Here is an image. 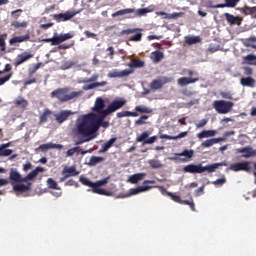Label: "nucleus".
<instances>
[{
    "mask_svg": "<svg viewBox=\"0 0 256 256\" xmlns=\"http://www.w3.org/2000/svg\"><path fill=\"white\" fill-rule=\"evenodd\" d=\"M148 164L150 165L151 169H161L163 167V164H161V161L151 159L148 161Z\"/></svg>",
    "mask_w": 256,
    "mask_h": 256,
    "instance_id": "c03bdc74",
    "label": "nucleus"
},
{
    "mask_svg": "<svg viewBox=\"0 0 256 256\" xmlns=\"http://www.w3.org/2000/svg\"><path fill=\"white\" fill-rule=\"evenodd\" d=\"M63 177L60 178V183L67 181L69 177H77L79 175V171H77V166H65L62 170Z\"/></svg>",
    "mask_w": 256,
    "mask_h": 256,
    "instance_id": "6e6552de",
    "label": "nucleus"
},
{
    "mask_svg": "<svg viewBox=\"0 0 256 256\" xmlns=\"http://www.w3.org/2000/svg\"><path fill=\"white\" fill-rule=\"evenodd\" d=\"M48 189H56V191H61V187L57 184V181H54L53 178L47 179Z\"/></svg>",
    "mask_w": 256,
    "mask_h": 256,
    "instance_id": "ea45409f",
    "label": "nucleus"
},
{
    "mask_svg": "<svg viewBox=\"0 0 256 256\" xmlns=\"http://www.w3.org/2000/svg\"><path fill=\"white\" fill-rule=\"evenodd\" d=\"M108 77L110 79L121 78V74H120V72L118 70H113V71L108 73Z\"/></svg>",
    "mask_w": 256,
    "mask_h": 256,
    "instance_id": "052dcab7",
    "label": "nucleus"
},
{
    "mask_svg": "<svg viewBox=\"0 0 256 256\" xmlns=\"http://www.w3.org/2000/svg\"><path fill=\"white\" fill-rule=\"evenodd\" d=\"M234 103L226 100H215L213 102V107L217 113L220 115H227V113H231V110L234 107Z\"/></svg>",
    "mask_w": 256,
    "mask_h": 256,
    "instance_id": "39448f33",
    "label": "nucleus"
},
{
    "mask_svg": "<svg viewBox=\"0 0 256 256\" xmlns=\"http://www.w3.org/2000/svg\"><path fill=\"white\" fill-rule=\"evenodd\" d=\"M227 183V178L225 176H222V178H219L212 182V185H215V187H223Z\"/></svg>",
    "mask_w": 256,
    "mask_h": 256,
    "instance_id": "8fccbe9b",
    "label": "nucleus"
},
{
    "mask_svg": "<svg viewBox=\"0 0 256 256\" xmlns=\"http://www.w3.org/2000/svg\"><path fill=\"white\" fill-rule=\"evenodd\" d=\"M29 59H33V54H29L27 52L19 54L14 65L15 67H19V65H23V63H25V61H29Z\"/></svg>",
    "mask_w": 256,
    "mask_h": 256,
    "instance_id": "a211bd4d",
    "label": "nucleus"
},
{
    "mask_svg": "<svg viewBox=\"0 0 256 256\" xmlns=\"http://www.w3.org/2000/svg\"><path fill=\"white\" fill-rule=\"evenodd\" d=\"M99 79V74H93L90 78H85L82 83H94Z\"/></svg>",
    "mask_w": 256,
    "mask_h": 256,
    "instance_id": "4d7b16f0",
    "label": "nucleus"
},
{
    "mask_svg": "<svg viewBox=\"0 0 256 256\" xmlns=\"http://www.w3.org/2000/svg\"><path fill=\"white\" fill-rule=\"evenodd\" d=\"M131 13H135V15L137 17H143V15H147V13H151V10H149V8H140L138 10H135L133 8H126V9H122L119 10L115 13L112 14V17H119L122 15H129Z\"/></svg>",
    "mask_w": 256,
    "mask_h": 256,
    "instance_id": "423d86ee",
    "label": "nucleus"
},
{
    "mask_svg": "<svg viewBox=\"0 0 256 256\" xmlns=\"http://www.w3.org/2000/svg\"><path fill=\"white\" fill-rule=\"evenodd\" d=\"M38 149L40 151H49V149H63V145L61 144H53L51 142L46 144H41Z\"/></svg>",
    "mask_w": 256,
    "mask_h": 256,
    "instance_id": "bb28decb",
    "label": "nucleus"
},
{
    "mask_svg": "<svg viewBox=\"0 0 256 256\" xmlns=\"http://www.w3.org/2000/svg\"><path fill=\"white\" fill-rule=\"evenodd\" d=\"M75 45V41H72L70 44H60L58 49H71Z\"/></svg>",
    "mask_w": 256,
    "mask_h": 256,
    "instance_id": "774afa93",
    "label": "nucleus"
},
{
    "mask_svg": "<svg viewBox=\"0 0 256 256\" xmlns=\"http://www.w3.org/2000/svg\"><path fill=\"white\" fill-rule=\"evenodd\" d=\"M68 39H73V34L66 33V34H61L60 36H56L57 45H61V43L68 41Z\"/></svg>",
    "mask_w": 256,
    "mask_h": 256,
    "instance_id": "c9c22d12",
    "label": "nucleus"
},
{
    "mask_svg": "<svg viewBox=\"0 0 256 256\" xmlns=\"http://www.w3.org/2000/svg\"><path fill=\"white\" fill-rule=\"evenodd\" d=\"M169 83V78L167 77H163L162 79H155L153 80L149 87L151 89V91H157L159 89H163V85Z\"/></svg>",
    "mask_w": 256,
    "mask_h": 256,
    "instance_id": "4468645a",
    "label": "nucleus"
},
{
    "mask_svg": "<svg viewBox=\"0 0 256 256\" xmlns=\"http://www.w3.org/2000/svg\"><path fill=\"white\" fill-rule=\"evenodd\" d=\"M31 39L30 34H26L24 36H16L9 40L10 45H15V43H23L25 41H29Z\"/></svg>",
    "mask_w": 256,
    "mask_h": 256,
    "instance_id": "c85d7f7f",
    "label": "nucleus"
},
{
    "mask_svg": "<svg viewBox=\"0 0 256 256\" xmlns=\"http://www.w3.org/2000/svg\"><path fill=\"white\" fill-rule=\"evenodd\" d=\"M81 10L78 11H66L65 13L54 14L53 19L57 23H61L62 21H71L76 15H79Z\"/></svg>",
    "mask_w": 256,
    "mask_h": 256,
    "instance_id": "0eeeda50",
    "label": "nucleus"
},
{
    "mask_svg": "<svg viewBox=\"0 0 256 256\" xmlns=\"http://www.w3.org/2000/svg\"><path fill=\"white\" fill-rule=\"evenodd\" d=\"M127 104V100L124 98L113 100L105 109L102 114H96L95 112H91L82 117L80 123L77 124V133L78 135H82L83 137H91V135H95L97 131H99L100 127L107 129L109 127V121H105V118L109 117L111 113H115V111H119L124 105Z\"/></svg>",
    "mask_w": 256,
    "mask_h": 256,
    "instance_id": "f257e3e1",
    "label": "nucleus"
},
{
    "mask_svg": "<svg viewBox=\"0 0 256 256\" xmlns=\"http://www.w3.org/2000/svg\"><path fill=\"white\" fill-rule=\"evenodd\" d=\"M53 115V112L49 109H44V112L40 116V123H47L49 117Z\"/></svg>",
    "mask_w": 256,
    "mask_h": 256,
    "instance_id": "4c0bfd02",
    "label": "nucleus"
},
{
    "mask_svg": "<svg viewBox=\"0 0 256 256\" xmlns=\"http://www.w3.org/2000/svg\"><path fill=\"white\" fill-rule=\"evenodd\" d=\"M197 81H199V77H181L178 79V85H180V87H186V85L197 83Z\"/></svg>",
    "mask_w": 256,
    "mask_h": 256,
    "instance_id": "6ab92c4d",
    "label": "nucleus"
},
{
    "mask_svg": "<svg viewBox=\"0 0 256 256\" xmlns=\"http://www.w3.org/2000/svg\"><path fill=\"white\" fill-rule=\"evenodd\" d=\"M92 111L96 115H102L105 112V100L101 97L96 98Z\"/></svg>",
    "mask_w": 256,
    "mask_h": 256,
    "instance_id": "ddd939ff",
    "label": "nucleus"
},
{
    "mask_svg": "<svg viewBox=\"0 0 256 256\" xmlns=\"http://www.w3.org/2000/svg\"><path fill=\"white\" fill-rule=\"evenodd\" d=\"M240 84L242 85V87H250L251 89H253L256 85V80L253 77H242L240 79Z\"/></svg>",
    "mask_w": 256,
    "mask_h": 256,
    "instance_id": "aec40b11",
    "label": "nucleus"
},
{
    "mask_svg": "<svg viewBox=\"0 0 256 256\" xmlns=\"http://www.w3.org/2000/svg\"><path fill=\"white\" fill-rule=\"evenodd\" d=\"M27 22H19V21H14V22H12V27H14L15 29H19L20 27H22V28H25V27H27Z\"/></svg>",
    "mask_w": 256,
    "mask_h": 256,
    "instance_id": "13d9d810",
    "label": "nucleus"
},
{
    "mask_svg": "<svg viewBox=\"0 0 256 256\" xmlns=\"http://www.w3.org/2000/svg\"><path fill=\"white\" fill-rule=\"evenodd\" d=\"M44 171L45 168L40 166L36 167L26 177L23 178L24 183H27L28 181H33V179H35V177H37L39 173H43Z\"/></svg>",
    "mask_w": 256,
    "mask_h": 256,
    "instance_id": "dca6fc26",
    "label": "nucleus"
},
{
    "mask_svg": "<svg viewBox=\"0 0 256 256\" xmlns=\"http://www.w3.org/2000/svg\"><path fill=\"white\" fill-rule=\"evenodd\" d=\"M127 67H130V69H141L145 67V61L141 59H133L127 64Z\"/></svg>",
    "mask_w": 256,
    "mask_h": 256,
    "instance_id": "a878e982",
    "label": "nucleus"
},
{
    "mask_svg": "<svg viewBox=\"0 0 256 256\" xmlns=\"http://www.w3.org/2000/svg\"><path fill=\"white\" fill-rule=\"evenodd\" d=\"M176 157H188V159H191V157H193L194 152L193 150H184L181 153H175L174 154Z\"/></svg>",
    "mask_w": 256,
    "mask_h": 256,
    "instance_id": "49530a36",
    "label": "nucleus"
},
{
    "mask_svg": "<svg viewBox=\"0 0 256 256\" xmlns=\"http://www.w3.org/2000/svg\"><path fill=\"white\" fill-rule=\"evenodd\" d=\"M149 135H151L149 131L142 132V134L136 138L137 143H145L149 138Z\"/></svg>",
    "mask_w": 256,
    "mask_h": 256,
    "instance_id": "37998d69",
    "label": "nucleus"
},
{
    "mask_svg": "<svg viewBox=\"0 0 256 256\" xmlns=\"http://www.w3.org/2000/svg\"><path fill=\"white\" fill-rule=\"evenodd\" d=\"M81 95H83V91L69 92V88L67 87L59 88L51 92V97H56L61 103H67V101L77 99V97H81Z\"/></svg>",
    "mask_w": 256,
    "mask_h": 256,
    "instance_id": "20e7f679",
    "label": "nucleus"
},
{
    "mask_svg": "<svg viewBox=\"0 0 256 256\" xmlns=\"http://www.w3.org/2000/svg\"><path fill=\"white\" fill-rule=\"evenodd\" d=\"M158 137L157 136H151L150 138H147L144 140L143 145H153L155 141H157Z\"/></svg>",
    "mask_w": 256,
    "mask_h": 256,
    "instance_id": "680f3d73",
    "label": "nucleus"
},
{
    "mask_svg": "<svg viewBox=\"0 0 256 256\" xmlns=\"http://www.w3.org/2000/svg\"><path fill=\"white\" fill-rule=\"evenodd\" d=\"M219 167H227V163L220 162V163H214L211 165L203 166L201 164H189L184 166L183 171L184 173H205L207 171L208 173H215Z\"/></svg>",
    "mask_w": 256,
    "mask_h": 256,
    "instance_id": "f03ea898",
    "label": "nucleus"
},
{
    "mask_svg": "<svg viewBox=\"0 0 256 256\" xmlns=\"http://www.w3.org/2000/svg\"><path fill=\"white\" fill-rule=\"evenodd\" d=\"M241 0H225L224 4L212 5L211 9H225V7H237V3Z\"/></svg>",
    "mask_w": 256,
    "mask_h": 256,
    "instance_id": "f3484780",
    "label": "nucleus"
},
{
    "mask_svg": "<svg viewBox=\"0 0 256 256\" xmlns=\"http://www.w3.org/2000/svg\"><path fill=\"white\" fill-rule=\"evenodd\" d=\"M251 43H256V37L255 36H252L250 38H246L244 40V46L245 47H251L252 49H256V45L251 44Z\"/></svg>",
    "mask_w": 256,
    "mask_h": 256,
    "instance_id": "79ce46f5",
    "label": "nucleus"
},
{
    "mask_svg": "<svg viewBox=\"0 0 256 256\" xmlns=\"http://www.w3.org/2000/svg\"><path fill=\"white\" fill-rule=\"evenodd\" d=\"M147 119H149V116L142 115L138 120L135 121V125H147Z\"/></svg>",
    "mask_w": 256,
    "mask_h": 256,
    "instance_id": "5fc2aeb1",
    "label": "nucleus"
},
{
    "mask_svg": "<svg viewBox=\"0 0 256 256\" xmlns=\"http://www.w3.org/2000/svg\"><path fill=\"white\" fill-rule=\"evenodd\" d=\"M187 135H189V132H187V131L181 132L177 136L162 134V135H160V139H168L169 141H177V139H183V137H187Z\"/></svg>",
    "mask_w": 256,
    "mask_h": 256,
    "instance_id": "393cba45",
    "label": "nucleus"
},
{
    "mask_svg": "<svg viewBox=\"0 0 256 256\" xmlns=\"http://www.w3.org/2000/svg\"><path fill=\"white\" fill-rule=\"evenodd\" d=\"M138 31H142L140 28H128L126 30H122L118 33V37H123V35H133V33H137Z\"/></svg>",
    "mask_w": 256,
    "mask_h": 256,
    "instance_id": "58836bf2",
    "label": "nucleus"
},
{
    "mask_svg": "<svg viewBox=\"0 0 256 256\" xmlns=\"http://www.w3.org/2000/svg\"><path fill=\"white\" fill-rule=\"evenodd\" d=\"M156 15L163 17V19H179L183 15V13L174 12L172 14L166 13L164 11L156 12Z\"/></svg>",
    "mask_w": 256,
    "mask_h": 256,
    "instance_id": "b1692460",
    "label": "nucleus"
},
{
    "mask_svg": "<svg viewBox=\"0 0 256 256\" xmlns=\"http://www.w3.org/2000/svg\"><path fill=\"white\" fill-rule=\"evenodd\" d=\"M187 45H195V43H200L201 38L199 36H188L185 38Z\"/></svg>",
    "mask_w": 256,
    "mask_h": 256,
    "instance_id": "a19ab883",
    "label": "nucleus"
},
{
    "mask_svg": "<svg viewBox=\"0 0 256 256\" xmlns=\"http://www.w3.org/2000/svg\"><path fill=\"white\" fill-rule=\"evenodd\" d=\"M71 115H75V112L71 111V110H62L60 111L59 114H55V120L57 121V123H59V125L65 123V121H67L69 119V117H71Z\"/></svg>",
    "mask_w": 256,
    "mask_h": 256,
    "instance_id": "9b49d317",
    "label": "nucleus"
},
{
    "mask_svg": "<svg viewBox=\"0 0 256 256\" xmlns=\"http://www.w3.org/2000/svg\"><path fill=\"white\" fill-rule=\"evenodd\" d=\"M146 176H147L146 173L133 174L129 177V181L132 184H136V183H139V181H143V179H145Z\"/></svg>",
    "mask_w": 256,
    "mask_h": 256,
    "instance_id": "72a5a7b5",
    "label": "nucleus"
},
{
    "mask_svg": "<svg viewBox=\"0 0 256 256\" xmlns=\"http://www.w3.org/2000/svg\"><path fill=\"white\" fill-rule=\"evenodd\" d=\"M133 73H135V70H133L131 68L122 70V71H120V78L129 77V75H133Z\"/></svg>",
    "mask_w": 256,
    "mask_h": 256,
    "instance_id": "6e6d98bb",
    "label": "nucleus"
},
{
    "mask_svg": "<svg viewBox=\"0 0 256 256\" xmlns=\"http://www.w3.org/2000/svg\"><path fill=\"white\" fill-rule=\"evenodd\" d=\"M64 185L65 187H79V183H77L74 179H69Z\"/></svg>",
    "mask_w": 256,
    "mask_h": 256,
    "instance_id": "e2e57ef3",
    "label": "nucleus"
},
{
    "mask_svg": "<svg viewBox=\"0 0 256 256\" xmlns=\"http://www.w3.org/2000/svg\"><path fill=\"white\" fill-rule=\"evenodd\" d=\"M165 193H166V195L168 196V197H170L171 199H172V201H174L175 203H179V204H181V197L180 196H177V195H175V194H173V193H171V192H169V191H165Z\"/></svg>",
    "mask_w": 256,
    "mask_h": 256,
    "instance_id": "864d4df0",
    "label": "nucleus"
},
{
    "mask_svg": "<svg viewBox=\"0 0 256 256\" xmlns=\"http://www.w3.org/2000/svg\"><path fill=\"white\" fill-rule=\"evenodd\" d=\"M13 155V150L0 147V157H9Z\"/></svg>",
    "mask_w": 256,
    "mask_h": 256,
    "instance_id": "603ef678",
    "label": "nucleus"
},
{
    "mask_svg": "<svg viewBox=\"0 0 256 256\" xmlns=\"http://www.w3.org/2000/svg\"><path fill=\"white\" fill-rule=\"evenodd\" d=\"M141 39H143V33L138 32V33H136L135 35L131 36V37L128 39V41H135V42H137V41H141Z\"/></svg>",
    "mask_w": 256,
    "mask_h": 256,
    "instance_id": "bf43d9fd",
    "label": "nucleus"
},
{
    "mask_svg": "<svg viewBox=\"0 0 256 256\" xmlns=\"http://www.w3.org/2000/svg\"><path fill=\"white\" fill-rule=\"evenodd\" d=\"M12 103L15 107H17L18 109H22L23 111H25L27 107H29V101L22 96L14 99Z\"/></svg>",
    "mask_w": 256,
    "mask_h": 256,
    "instance_id": "2eb2a0df",
    "label": "nucleus"
},
{
    "mask_svg": "<svg viewBox=\"0 0 256 256\" xmlns=\"http://www.w3.org/2000/svg\"><path fill=\"white\" fill-rule=\"evenodd\" d=\"M80 183H82V185H85L86 187H91L92 193H96L97 195H106V197H109L111 195V192H107V190L99 188L109 183V177L98 180L96 182H92L87 178L80 177Z\"/></svg>",
    "mask_w": 256,
    "mask_h": 256,
    "instance_id": "7ed1b4c3",
    "label": "nucleus"
},
{
    "mask_svg": "<svg viewBox=\"0 0 256 256\" xmlns=\"http://www.w3.org/2000/svg\"><path fill=\"white\" fill-rule=\"evenodd\" d=\"M221 141H225V138L220 137V138L207 139L201 143V147H204V148L213 147V145H216V143H221Z\"/></svg>",
    "mask_w": 256,
    "mask_h": 256,
    "instance_id": "5701e85b",
    "label": "nucleus"
},
{
    "mask_svg": "<svg viewBox=\"0 0 256 256\" xmlns=\"http://www.w3.org/2000/svg\"><path fill=\"white\" fill-rule=\"evenodd\" d=\"M217 131L215 130H203L197 134L198 139H207L209 137H215Z\"/></svg>",
    "mask_w": 256,
    "mask_h": 256,
    "instance_id": "2f4dec72",
    "label": "nucleus"
},
{
    "mask_svg": "<svg viewBox=\"0 0 256 256\" xmlns=\"http://www.w3.org/2000/svg\"><path fill=\"white\" fill-rule=\"evenodd\" d=\"M244 61H246V63L248 65H255L256 66V56L253 55V54H248L247 56H245Z\"/></svg>",
    "mask_w": 256,
    "mask_h": 256,
    "instance_id": "de8ad7c7",
    "label": "nucleus"
},
{
    "mask_svg": "<svg viewBox=\"0 0 256 256\" xmlns=\"http://www.w3.org/2000/svg\"><path fill=\"white\" fill-rule=\"evenodd\" d=\"M224 17L226 18L227 23L229 25H241V19L238 16H233L232 14L225 13Z\"/></svg>",
    "mask_w": 256,
    "mask_h": 256,
    "instance_id": "c756f323",
    "label": "nucleus"
},
{
    "mask_svg": "<svg viewBox=\"0 0 256 256\" xmlns=\"http://www.w3.org/2000/svg\"><path fill=\"white\" fill-rule=\"evenodd\" d=\"M241 13L243 15H253L254 19H256V6H247L245 5L244 7L240 8Z\"/></svg>",
    "mask_w": 256,
    "mask_h": 256,
    "instance_id": "473e14b6",
    "label": "nucleus"
},
{
    "mask_svg": "<svg viewBox=\"0 0 256 256\" xmlns=\"http://www.w3.org/2000/svg\"><path fill=\"white\" fill-rule=\"evenodd\" d=\"M231 171H245L246 173H249L251 171V162L245 161V162H237L230 165Z\"/></svg>",
    "mask_w": 256,
    "mask_h": 256,
    "instance_id": "1a4fd4ad",
    "label": "nucleus"
},
{
    "mask_svg": "<svg viewBox=\"0 0 256 256\" xmlns=\"http://www.w3.org/2000/svg\"><path fill=\"white\" fill-rule=\"evenodd\" d=\"M11 77H13V73H10V74L0 78V87H1V85H5L7 83V81H9L11 79Z\"/></svg>",
    "mask_w": 256,
    "mask_h": 256,
    "instance_id": "0e129e2a",
    "label": "nucleus"
},
{
    "mask_svg": "<svg viewBox=\"0 0 256 256\" xmlns=\"http://www.w3.org/2000/svg\"><path fill=\"white\" fill-rule=\"evenodd\" d=\"M116 117H118V119H122V117H139V113L131 111H122L118 112L116 114Z\"/></svg>",
    "mask_w": 256,
    "mask_h": 256,
    "instance_id": "e433bc0d",
    "label": "nucleus"
},
{
    "mask_svg": "<svg viewBox=\"0 0 256 256\" xmlns=\"http://www.w3.org/2000/svg\"><path fill=\"white\" fill-rule=\"evenodd\" d=\"M105 158L101 156H92L88 162L89 167H95V165H99V163H103Z\"/></svg>",
    "mask_w": 256,
    "mask_h": 256,
    "instance_id": "f704fd0d",
    "label": "nucleus"
},
{
    "mask_svg": "<svg viewBox=\"0 0 256 256\" xmlns=\"http://www.w3.org/2000/svg\"><path fill=\"white\" fill-rule=\"evenodd\" d=\"M5 41H7V33L0 34V51H5L7 49Z\"/></svg>",
    "mask_w": 256,
    "mask_h": 256,
    "instance_id": "09e8293b",
    "label": "nucleus"
},
{
    "mask_svg": "<svg viewBox=\"0 0 256 256\" xmlns=\"http://www.w3.org/2000/svg\"><path fill=\"white\" fill-rule=\"evenodd\" d=\"M152 189L151 186H138L136 188L130 189V192L126 197H131V195H139V193H145V191H149Z\"/></svg>",
    "mask_w": 256,
    "mask_h": 256,
    "instance_id": "4be33fe9",
    "label": "nucleus"
},
{
    "mask_svg": "<svg viewBox=\"0 0 256 256\" xmlns=\"http://www.w3.org/2000/svg\"><path fill=\"white\" fill-rule=\"evenodd\" d=\"M236 153H242L244 159H249L251 157H256V149L251 146H246L243 148L236 149Z\"/></svg>",
    "mask_w": 256,
    "mask_h": 256,
    "instance_id": "f8f14e48",
    "label": "nucleus"
},
{
    "mask_svg": "<svg viewBox=\"0 0 256 256\" xmlns=\"http://www.w3.org/2000/svg\"><path fill=\"white\" fill-rule=\"evenodd\" d=\"M164 58H165V54H163V52L159 50L153 51L150 54V59L153 61V63H159L163 61Z\"/></svg>",
    "mask_w": 256,
    "mask_h": 256,
    "instance_id": "cd10ccee",
    "label": "nucleus"
},
{
    "mask_svg": "<svg viewBox=\"0 0 256 256\" xmlns=\"http://www.w3.org/2000/svg\"><path fill=\"white\" fill-rule=\"evenodd\" d=\"M13 191L16 193H27V191H31V183L25 184H14Z\"/></svg>",
    "mask_w": 256,
    "mask_h": 256,
    "instance_id": "412c9836",
    "label": "nucleus"
},
{
    "mask_svg": "<svg viewBox=\"0 0 256 256\" xmlns=\"http://www.w3.org/2000/svg\"><path fill=\"white\" fill-rule=\"evenodd\" d=\"M180 205H189L191 211H196L195 202H193V198H191V200H181Z\"/></svg>",
    "mask_w": 256,
    "mask_h": 256,
    "instance_id": "3c124183",
    "label": "nucleus"
},
{
    "mask_svg": "<svg viewBox=\"0 0 256 256\" xmlns=\"http://www.w3.org/2000/svg\"><path fill=\"white\" fill-rule=\"evenodd\" d=\"M116 141H117V137L111 138L109 141H107L102 145V148L99 150V153H107L109 149L113 147Z\"/></svg>",
    "mask_w": 256,
    "mask_h": 256,
    "instance_id": "7c9ffc66",
    "label": "nucleus"
},
{
    "mask_svg": "<svg viewBox=\"0 0 256 256\" xmlns=\"http://www.w3.org/2000/svg\"><path fill=\"white\" fill-rule=\"evenodd\" d=\"M24 177L21 176V173L17 171L15 168L10 169L9 174V181L11 185H14L15 183H25V180H23Z\"/></svg>",
    "mask_w": 256,
    "mask_h": 256,
    "instance_id": "9d476101",
    "label": "nucleus"
},
{
    "mask_svg": "<svg viewBox=\"0 0 256 256\" xmlns=\"http://www.w3.org/2000/svg\"><path fill=\"white\" fill-rule=\"evenodd\" d=\"M78 151H79V146L69 149V150L66 152V155H67L68 157H73V155H75V153H77Z\"/></svg>",
    "mask_w": 256,
    "mask_h": 256,
    "instance_id": "69168bd1",
    "label": "nucleus"
},
{
    "mask_svg": "<svg viewBox=\"0 0 256 256\" xmlns=\"http://www.w3.org/2000/svg\"><path fill=\"white\" fill-rule=\"evenodd\" d=\"M135 111L137 113H147V114L153 113V110L151 108L146 107V106H142V105L136 106Z\"/></svg>",
    "mask_w": 256,
    "mask_h": 256,
    "instance_id": "a18cd8bd",
    "label": "nucleus"
},
{
    "mask_svg": "<svg viewBox=\"0 0 256 256\" xmlns=\"http://www.w3.org/2000/svg\"><path fill=\"white\" fill-rule=\"evenodd\" d=\"M43 42L44 43H51V45H58L57 44V36H54L52 38L43 39Z\"/></svg>",
    "mask_w": 256,
    "mask_h": 256,
    "instance_id": "338daca9",
    "label": "nucleus"
}]
</instances>
